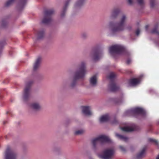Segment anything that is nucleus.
<instances>
[{
	"label": "nucleus",
	"mask_w": 159,
	"mask_h": 159,
	"mask_svg": "<svg viewBox=\"0 0 159 159\" xmlns=\"http://www.w3.org/2000/svg\"><path fill=\"white\" fill-rule=\"evenodd\" d=\"M86 72L85 64L84 62H82L79 66V69L75 73L73 81L71 84V86L73 87L75 85L77 80L83 79Z\"/></svg>",
	"instance_id": "obj_1"
},
{
	"label": "nucleus",
	"mask_w": 159,
	"mask_h": 159,
	"mask_svg": "<svg viewBox=\"0 0 159 159\" xmlns=\"http://www.w3.org/2000/svg\"><path fill=\"white\" fill-rule=\"evenodd\" d=\"M127 20V17L125 15H122L120 17L119 21L116 24L112 22L110 23V26L111 28L113 33H115L123 30L125 28V24Z\"/></svg>",
	"instance_id": "obj_2"
},
{
	"label": "nucleus",
	"mask_w": 159,
	"mask_h": 159,
	"mask_svg": "<svg viewBox=\"0 0 159 159\" xmlns=\"http://www.w3.org/2000/svg\"><path fill=\"white\" fill-rule=\"evenodd\" d=\"M125 51V48L119 45H115L110 47L109 52L112 56L115 54H119Z\"/></svg>",
	"instance_id": "obj_3"
},
{
	"label": "nucleus",
	"mask_w": 159,
	"mask_h": 159,
	"mask_svg": "<svg viewBox=\"0 0 159 159\" xmlns=\"http://www.w3.org/2000/svg\"><path fill=\"white\" fill-rule=\"evenodd\" d=\"M115 74L114 73H111L108 77L109 79L110 80L108 88L110 91L113 92L117 91L119 89V87L116 85L115 81Z\"/></svg>",
	"instance_id": "obj_4"
},
{
	"label": "nucleus",
	"mask_w": 159,
	"mask_h": 159,
	"mask_svg": "<svg viewBox=\"0 0 159 159\" xmlns=\"http://www.w3.org/2000/svg\"><path fill=\"white\" fill-rule=\"evenodd\" d=\"M33 83V80H31L28 81L26 83L23 95V99L25 101L28 100L30 98V88Z\"/></svg>",
	"instance_id": "obj_5"
},
{
	"label": "nucleus",
	"mask_w": 159,
	"mask_h": 159,
	"mask_svg": "<svg viewBox=\"0 0 159 159\" xmlns=\"http://www.w3.org/2000/svg\"><path fill=\"white\" fill-rule=\"evenodd\" d=\"M53 9H47L44 11V17L43 19L42 22L45 24H48L52 20V16L54 13Z\"/></svg>",
	"instance_id": "obj_6"
},
{
	"label": "nucleus",
	"mask_w": 159,
	"mask_h": 159,
	"mask_svg": "<svg viewBox=\"0 0 159 159\" xmlns=\"http://www.w3.org/2000/svg\"><path fill=\"white\" fill-rule=\"evenodd\" d=\"M110 142V139L108 137L105 135H101L93 139L92 143L93 147L95 148L98 143H108Z\"/></svg>",
	"instance_id": "obj_7"
},
{
	"label": "nucleus",
	"mask_w": 159,
	"mask_h": 159,
	"mask_svg": "<svg viewBox=\"0 0 159 159\" xmlns=\"http://www.w3.org/2000/svg\"><path fill=\"white\" fill-rule=\"evenodd\" d=\"M114 154V151L112 149H107L105 150L102 154H99L98 157L102 159H111Z\"/></svg>",
	"instance_id": "obj_8"
},
{
	"label": "nucleus",
	"mask_w": 159,
	"mask_h": 159,
	"mask_svg": "<svg viewBox=\"0 0 159 159\" xmlns=\"http://www.w3.org/2000/svg\"><path fill=\"white\" fill-rule=\"evenodd\" d=\"M16 153L9 147L7 148L5 153V159H16Z\"/></svg>",
	"instance_id": "obj_9"
},
{
	"label": "nucleus",
	"mask_w": 159,
	"mask_h": 159,
	"mask_svg": "<svg viewBox=\"0 0 159 159\" xmlns=\"http://www.w3.org/2000/svg\"><path fill=\"white\" fill-rule=\"evenodd\" d=\"M102 56V53L98 49H93L91 54V56L94 61L98 60Z\"/></svg>",
	"instance_id": "obj_10"
},
{
	"label": "nucleus",
	"mask_w": 159,
	"mask_h": 159,
	"mask_svg": "<svg viewBox=\"0 0 159 159\" xmlns=\"http://www.w3.org/2000/svg\"><path fill=\"white\" fill-rule=\"evenodd\" d=\"M83 113L85 115L90 116L92 114L90 110V107L89 106H82Z\"/></svg>",
	"instance_id": "obj_11"
},
{
	"label": "nucleus",
	"mask_w": 159,
	"mask_h": 159,
	"mask_svg": "<svg viewBox=\"0 0 159 159\" xmlns=\"http://www.w3.org/2000/svg\"><path fill=\"white\" fill-rule=\"evenodd\" d=\"M120 12V10L119 8H114L112 11L111 18L113 19L116 18Z\"/></svg>",
	"instance_id": "obj_12"
},
{
	"label": "nucleus",
	"mask_w": 159,
	"mask_h": 159,
	"mask_svg": "<svg viewBox=\"0 0 159 159\" xmlns=\"http://www.w3.org/2000/svg\"><path fill=\"white\" fill-rule=\"evenodd\" d=\"M132 111L135 114H140L142 115H144L145 114V111L141 108H135L133 109Z\"/></svg>",
	"instance_id": "obj_13"
},
{
	"label": "nucleus",
	"mask_w": 159,
	"mask_h": 159,
	"mask_svg": "<svg viewBox=\"0 0 159 159\" xmlns=\"http://www.w3.org/2000/svg\"><path fill=\"white\" fill-rule=\"evenodd\" d=\"M86 0H78L75 5V8H80L83 6L86 2Z\"/></svg>",
	"instance_id": "obj_14"
},
{
	"label": "nucleus",
	"mask_w": 159,
	"mask_h": 159,
	"mask_svg": "<svg viewBox=\"0 0 159 159\" xmlns=\"http://www.w3.org/2000/svg\"><path fill=\"white\" fill-rule=\"evenodd\" d=\"M41 60V58L40 57H39L37 59L36 62L34 65L33 70L34 71L36 70L39 68Z\"/></svg>",
	"instance_id": "obj_15"
},
{
	"label": "nucleus",
	"mask_w": 159,
	"mask_h": 159,
	"mask_svg": "<svg viewBox=\"0 0 159 159\" xmlns=\"http://www.w3.org/2000/svg\"><path fill=\"white\" fill-rule=\"evenodd\" d=\"M139 80L137 78L131 79L129 80V84L132 86H135L139 84Z\"/></svg>",
	"instance_id": "obj_16"
},
{
	"label": "nucleus",
	"mask_w": 159,
	"mask_h": 159,
	"mask_svg": "<svg viewBox=\"0 0 159 159\" xmlns=\"http://www.w3.org/2000/svg\"><path fill=\"white\" fill-rule=\"evenodd\" d=\"M120 129L122 131L125 132L132 131L135 130V125L133 126V127H121Z\"/></svg>",
	"instance_id": "obj_17"
},
{
	"label": "nucleus",
	"mask_w": 159,
	"mask_h": 159,
	"mask_svg": "<svg viewBox=\"0 0 159 159\" xmlns=\"http://www.w3.org/2000/svg\"><path fill=\"white\" fill-rule=\"evenodd\" d=\"M146 149V147L143 148L141 151L137 155V159H140L144 157Z\"/></svg>",
	"instance_id": "obj_18"
},
{
	"label": "nucleus",
	"mask_w": 159,
	"mask_h": 159,
	"mask_svg": "<svg viewBox=\"0 0 159 159\" xmlns=\"http://www.w3.org/2000/svg\"><path fill=\"white\" fill-rule=\"evenodd\" d=\"M110 117L108 115H106L102 116L100 118V121L101 122H107L108 121Z\"/></svg>",
	"instance_id": "obj_19"
},
{
	"label": "nucleus",
	"mask_w": 159,
	"mask_h": 159,
	"mask_svg": "<svg viewBox=\"0 0 159 159\" xmlns=\"http://www.w3.org/2000/svg\"><path fill=\"white\" fill-rule=\"evenodd\" d=\"M90 84L93 86H95L97 83V78L95 75L92 77L90 80Z\"/></svg>",
	"instance_id": "obj_20"
},
{
	"label": "nucleus",
	"mask_w": 159,
	"mask_h": 159,
	"mask_svg": "<svg viewBox=\"0 0 159 159\" xmlns=\"http://www.w3.org/2000/svg\"><path fill=\"white\" fill-rule=\"evenodd\" d=\"M31 108L35 110H39L40 109V106L39 104L36 103H34L31 105Z\"/></svg>",
	"instance_id": "obj_21"
},
{
	"label": "nucleus",
	"mask_w": 159,
	"mask_h": 159,
	"mask_svg": "<svg viewBox=\"0 0 159 159\" xmlns=\"http://www.w3.org/2000/svg\"><path fill=\"white\" fill-rule=\"evenodd\" d=\"M69 1L70 0H68L66 2L63 10L61 14V17H63L65 15V13L67 7L69 2Z\"/></svg>",
	"instance_id": "obj_22"
},
{
	"label": "nucleus",
	"mask_w": 159,
	"mask_h": 159,
	"mask_svg": "<svg viewBox=\"0 0 159 159\" xmlns=\"http://www.w3.org/2000/svg\"><path fill=\"white\" fill-rule=\"evenodd\" d=\"M158 25L157 24L156 25L154 28L151 31V33L152 34H156L157 35H159V31L158 30Z\"/></svg>",
	"instance_id": "obj_23"
},
{
	"label": "nucleus",
	"mask_w": 159,
	"mask_h": 159,
	"mask_svg": "<svg viewBox=\"0 0 159 159\" xmlns=\"http://www.w3.org/2000/svg\"><path fill=\"white\" fill-rule=\"evenodd\" d=\"M44 35V32L43 30L37 32V39H40L42 38Z\"/></svg>",
	"instance_id": "obj_24"
},
{
	"label": "nucleus",
	"mask_w": 159,
	"mask_h": 159,
	"mask_svg": "<svg viewBox=\"0 0 159 159\" xmlns=\"http://www.w3.org/2000/svg\"><path fill=\"white\" fill-rule=\"evenodd\" d=\"M116 136L119 139L123 140L125 141H126L128 140V138L122 135L117 134H116Z\"/></svg>",
	"instance_id": "obj_25"
},
{
	"label": "nucleus",
	"mask_w": 159,
	"mask_h": 159,
	"mask_svg": "<svg viewBox=\"0 0 159 159\" xmlns=\"http://www.w3.org/2000/svg\"><path fill=\"white\" fill-rule=\"evenodd\" d=\"M123 100V98H120L115 99L114 101L115 103L116 104H120L122 102Z\"/></svg>",
	"instance_id": "obj_26"
},
{
	"label": "nucleus",
	"mask_w": 159,
	"mask_h": 159,
	"mask_svg": "<svg viewBox=\"0 0 159 159\" xmlns=\"http://www.w3.org/2000/svg\"><path fill=\"white\" fill-rule=\"evenodd\" d=\"M148 140L150 142L154 143L156 145L158 146L159 145V143L158 141H157V140L156 139H154L152 138H150L148 139Z\"/></svg>",
	"instance_id": "obj_27"
},
{
	"label": "nucleus",
	"mask_w": 159,
	"mask_h": 159,
	"mask_svg": "<svg viewBox=\"0 0 159 159\" xmlns=\"http://www.w3.org/2000/svg\"><path fill=\"white\" fill-rule=\"evenodd\" d=\"M14 0H9L5 4V6L8 7L11 5L14 1Z\"/></svg>",
	"instance_id": "obj_28"
},
{
	"label": "nucleus",
	"mask_w": 159,
	"mask_h": 159,
	"mask_svg": "<svg viewBox=\"0 0 159 159\" xmlns=\"http://www.w3.org/2000/svg\"><path fill=\"white\" fill-rule=\"evenodd\" d=\"M84 132L83 130H80L76 131L75 132V134L76 135H78L81 134Z\"/></svg>",
	"instance_id": "obj_29"
},
{
	"label": "nucleus",
	"mask_w": 159,
	"mask_h": 159,
	"mask_svg": "<svg viewBox=\"0 0 159 159\" xmlns=\"http://www.w3.org/2000/svg\"><path fill=\"white\" fill-rule=\"evenodd\" d=\"M155 0H150V4L151 7L153 8L155 5Z\"/></svg>",
	"instance_id": "obj_30"
},
{
	"label": "nucleus",
	"mask_w": 159,
	"mask_h": 159,
	"mask_svg": "<svg viewBox=\"0 0 159 159\" xmlns=\"http://www.w3.org/2000/svg\"><path fill=\"white\" fill-rule=\"evenodd\" d=\"M138 3L141 6L143 5L144 4V2L143 0H137Z\"/></svg>",
	"instance_id": "obj_31"
},
{
	"label": "nucleus",
	"mask_w": 159,
	"mask_h": 159,
	"mask_svg": "<svg viewBox=\"0 0 159 159\" xmlns=\"http://www.w3.org/2000/svg\"><path fill=\"white\" fill-rule=\"evenodd\" d=\"M120 149L123 152H125V148L123 146H120L119 147Z\"/></svg>",
	"instance_id": "obj_32"
},
{
	"label": "nucleus",
	"mask_w": 159,
	"mask_h": 159,
	"mask_svg": "<svg viewBox=\"0 0 159 159\" xmlns=\"http://www.w3.org/2000/svg\"><path fill=\"white\" fill-rule=\"evenodd\" d=\"M140 33V30L139 29H138L136 31V34L137 35H139Z\"/></svg>",
	"instance_id": "obj_33"
},
{
	"label": "nucleus",
	"mask_w": 159,
	"mask_h": 159,
	"mask_svg": "<svg viewBox=\"0 0 159 159\" xmlns=\"http://www.w3.org/2000/svg\"><path fill=\"white\" fill-rule=\"evenodd\" d=\"M5 43H0V49H1L2 46L5 44Z\"/></svg>",
	"instance_id": "obj_34"
},
{
	"label": "nucleus",
	"mask_w": 159,
	"mask_h": 159,
	"mask_svg": "<svg viewBox=\"0 0 159 159\" xmlns=\"http://www.w3.org/2000/svg\"><path fill=\"white\" fill-rule=\"evenodd\" d=\"M131 61V60L130 59H129L127 60L126 63L128 64H129L130 63Z\"/></svg>",
	"instance_id": "obj_35"
},
{
	"label": "nucleus",
	"mask_w": 159,
	"mask_h": 159,
	"mask_svg": "<svg viewBox=\"0 0 159 159\" xmlns=\"http://www.w3.org/2000/svg\"><path fill=\"white\" fill-rule=\"evenodd\" d=\"M128 2L129 3L130 5H131L132 4V3H133L132 0H128Z\"/></svg>",
	"instance_id": "obj_36"
},
{
	"label": "nucleus",
	"mask_w": 159,
	"mask_h": 159,
	"mask_svg": "<svg viewBox=\"0 0 159 159\" xmlns=\"http://www.w3.org/2000/svg\"><path fill=\"white\" fill-rule=\"evenodd\" d=\"M117 122V121L116 119H115L112 122V124H116Z\"/></svg>",
	"instance_id": "obj_37"
},
{
	"label": "nucleus",
	"mask_w": 159,
	"mask_h": 159,
	"mask_svg": "<svg viewBox=\"0 0 159 159\" xmlns=\"http://www.w3.org/2000/svg\"><path fill=\"white\" fill-rule=\"evenodd\" d=\"M26 1V0H21V2L24 3Z\"/></svg>",
	"instance_id": "obj_38"
},
{
	"label": "nucleus",
	"mask_w": 159,
	"mask_h": 159,
	"mask_svg": "<svg viewBox=\"0 0 159 159\" xmlns=\"http://www.w3.org/2000/svg\"><path fill=\"white\" fill-rule=\"evenodd\" d=\"M148 28V25H147L145 26V28L146 30H147Z\"/></svg>",
	"instance_id": "obj_39"
},
{
	"label": "nucleus",
	"mask_w": 159,
	"mask_h": 159,
	"mask_svg": "<svg viewBox=\"0 0 159 159\" xmlns=\"http://www.w3.org/2000/svg\"><path fill=\"white\" fill-rule=\"evenodd\" d=\"M156 159H159V155H158Z\"/></svg>",
	"instance_id": "obj_40"
},
{
	"label": "nucleus",
	"mask_w": 159,
	"mask_h": 159,
	"mask_svg": "<svg viewBox=\"0 0 159 159\" xmlns=\"http://www.w3.org/2000/svg\"><path fill=\"white\" fill-rule=\"evenodd\" d=\"M131 27H130V28H129L127 27V29H128V30H130V29H131Z\"/></svg>",
	"instance_id": "obj_41"
},
{
	"label": "nucleus",
	"mask_w": 159,
	"mask_h": 159,
	"mask_svg": "<svg viewBox=\"0 0 159 159\" xmlns=\"http://www.w3.org/2000/svg\"><path fill=\"white\" fill-rule=\"evenodd\" d=\"M5 123H6V122H5V121H4V122H3V124H5Z\"/></svg>",
	"instance_id": "obj_42"
},
{
	"label": "nucleus",
	"mask_w": 159,
	"mask_h": 159,
	"mask_svg": "<svg viewBox=\"0 0 159 159\" xmlns=\"http://www.w3.org/2000/svg\"><path fill=\"white\" fill-rule=\"evenodd\" d=\"M158 46H159V43H158Z\"/></svg>",
	"instance_id": "obj_43"
}]
</instances>
